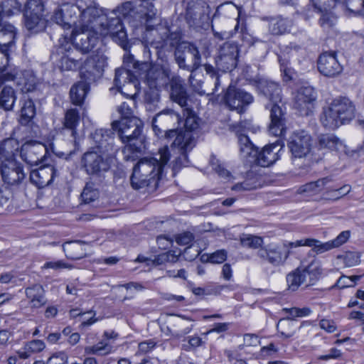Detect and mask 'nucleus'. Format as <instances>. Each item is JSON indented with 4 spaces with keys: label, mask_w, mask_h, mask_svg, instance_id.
<instances>
[{
    "label": "nucleus",
    "mask_w": 364,
    "mask_h": 364,
    "mask_svg": "<svg viewBox=\"0 0 364 364\" xmlns=\"http://www.w3.org/2000/svg\"><path fill=\"white\" fill-rule=\"evenodd\" d=\"M113 133L109 129H97L91 133L90 137L97 146V151H109L112 148Z\"/></svg>",
    "instance_id": "obj_31"
},
{
    "label": "nucleus",
    "mask_w": 364,
    "mask_h": 364,
    "mask_svg": "<svg viewBox=\"0 0 364 364\" xmlns=\"http://www.w3.org/2000/svg\"><path fill=\"white\" fill-rule=\"evenodd\" d=\"M45 6L43 0H28L26 5L24 13L37 15H43Z\"/></svg>",
    "instance_id": "obj_51"
},
{
    "label": "nucleus",
    "mask_w": 364,
    "mask_h": 364,
    "mask_svg": "<svg viewBox=\"0 0 364 364\" xmlns=\"http://www.w3.org/2000/svg\"><path fill=\"white\" fill-rule=\"evenodd\" d=\"M238 142L240 144V155L243 159L249 158L255 159L257 154V149L250 141L249 137L245 134H241L238 136Z\"/></svg>",
    "instance_id": "obj_35"
},
{
    "label": "nucleus",
    "mask_w": 364,
    "mask_h": 364,
    "mask_svg": "<svg viewBox=\"0 0 364 364\" xmlns=\"http://www.w3.org/2000/svg\"><path fill=\"white\" fill-rule=\"evenodd\" d=\"M316 100V92L312 87H302L295 95L294 107L300 114L308 115L311 112Z\"/></svg>",
    "instance_id": "obj_24"
},
{
    "label": "nucleus",
    "mask_w": 364,
    "mask_h": 364,
    "mask_svg": "<svg viewBox=\"0 0 364 364\" xmlns=\"http://www.w3.org/2000/svg\"><path fill=\"white\" fill-rule=\"evenodd\" d=\"M257 88L269 100L265 107L270 110L269 133L275 136H282L286 132L287 127L285 114L279 105L282 102V89L279 85L262 79L258 81Z\"/></svg>",
    "instance_id": "obj_1"
},
{
    "label": "nucleus",
    "mask_w": 364,
    "mask_h": 364,
    "mask_svg": "<svg viewBox=\"0 0 364 364\" xmlns=\"http://www.w3.org/2000/svg\"><path fill=\"white\" fill-rule=\"evenodd\" d=\"M68 357L64 352H59L52 357H50L47 364H66L68 363Z\"/></svg>",
    "instance_id": "obj_64"
},
{
    "label": "nucleus",
    "mask_w": 364,
    "mask_h": 364,
    "mask_svg": "<svg viewBox=\"0 0 364 364\" xmlns=\"http://www.w3.org/2000/svg\"><path fill=\"white\" fill-rule=\"evenodd\" d=\"M355 112V106L351 100L347 97H338L323 108L320 121L324 127L333 130L352 121Z\"/></svg>",
    "instance_id": "obj_3"
},
{
    "label": "nucleus",
    "mask_w": 364,
    "mask_h": 364,
    "mask_svg": "<svg viewBox=\"0 0 364 364\" xmlns=\"http://www.w3.org/2000/svg\"><path fill=\"white\" fill-rule=\"evenodd\" d=\"M26 296L31 299L33 307L39 308L46 303L43 289L41 285L36 284L26 289Z\"/></svg>",
    "instance_id": "obj_36"
},
{
    "label": "nucleus",
    "mask_w": 364,
    "mask_h": 364,
    "mask_svg": "<svg viewBox=\"0 0 364 364\" xmlns=\"http://www.w3.org/2000/svg\"><path fill=\"white\" fill-rule=\"evenodd\" d=\"M205 14V9L203 3H196L188 6L186 18L192 21L193 24H197Z\"/></svg>",
    "instance_id": "obj_45"
},
{
    "label": "nucleus",
    "mask_w": 364,
    "mask_h": 364,
    "mask_svg": "<svg viewBox=\"0 0 364 364\" xmlns=\"http://www.w3.org/2000/svg\"><path fill=\"white\" fill-rule=\"evenodd\" d=\"M361 277V275H354L351 277L343 275L338 279L336 285L341 289L353 287L355 282L358 281Z\"/></svg>",
    "instance_id": "obj_58"
},
{
    "label": "nucleus",
    "mask_w": 364,
    "mask_h": 364,
    "mask_svg": "<svg viewBox=\"0 0 364 364\" xmlns=\"http://www.w3.org/2000/svg\"><path fill=\"white\" fill-rule=\"evenodd\" d=\"M181 117L175 111L171 109H166L156 114L152 119V128L157 136L163 132L167 139L176 137L177 131L176 129H170L178 124Z\"/></svg>",
    "instance_id": "obj_11"
},
{
    "label": "nucleus",
    "mask_w": 364,
    "mask_h": 364,
    "mask_svg": "<svg viewBox=\"0 0 364 364\" xmlns=\"http://www.w3.org/2000/svg\"><path fill=\"white\" fill-rule=\"evenodd\" d=\"M240 11L237 7L232 2H226L220 5L215 11V16H224L228 18H234L237 19L239 17Z\"/></svg>",
    "instance_id": "obj_46"
},
{
    "label": "nucleus",
    "mask_w": 364,
    "mask_h": 364,
    "mask_svg": "<svg viewBox=\"0 0 364 364\" xmlns=\"http://www.w3.org/2000/svg\"><path fill=\"white\" fill-rule=\"evenodd\" d=\"M2 180L8 185H18L25 178L23 166L18 161L0 164Z\"/></svg>",
    "instance_id": "obj_26"
},
{
    "label": "nucleus",
    "mask_w": 364,
    "mask_h": 364,
    "mask_svg": "<svg viewBox=\"0 0 364 364\" xmlns=\"http://www.w3.org/2000/svg\"><path fill=\"white\" fill-rule=\"evenodd\" d=\"M60 68L63 70H74L80 67V62L67 55H63L60 60Z\"/></svg>",
    "instance_id": "obj_57"
},
{
    "label": "nucleus",
    "mask_w": 364,
    "mask_h": 364,
    "mask_svg": "<svg viewBox=\"0 0 364 364\" xmlns=\"http://www.w3.org/2000/svg\"><path fill=\"white\" fill-rule=\"evenodd\" d=\"M240 244L245 247L259 250L263 247V239L259 236L244 234L240 237Z\"/></svg>",
    "instance_id": "obj_47"
},
{
    "label": "nucleus",
    "mask_w": 364,
    "mask_h": 364,
    "mask_svg": "<svg viewBox=\"0 0 364 364\" xmlns=\"http://www.w3.org/2000/svg\"><path fill=\"white\" fill-rule=\"evenodd\" d=\"M133 70L120 68L115 70L114 83L117 90L127 98H133L139 91V75Z\"/></svg>",
    "instance_id": "obj_10"
},
{
    "label": "nucleus",
    "mask_w": 364,
    "mask_h": 364,
    "mask_svg": "<svg viewBox=\"0 0 364 364\" xmlns=\"http://www.w3.org/2000/svg\"><path fill=\"white\" fill-rule=\"evenodd\" d=\"M291 26V21L285 18L277 17L269 23V30L274 35H280L288 31Z\"/></svg>",
    "instance_id": "obj_40"
},
{
    "label": "nucleus",
    "mask_w": 364,
    "mask_h": 364,
    "mask_svg": "<svg viewBox=\"0 0 364 364\" xmlns=\"http://www.w3.org/2000/svg\"><path fill=\"white\" fill-rule=\"evenodd\" d=\"M289 252L285 251L279 244L271 243L259 248L257 256L263 262L273 267L283 265L289 257Z\"/></svg>",
    "instance_id": "obj_18"
},
{
    "label": "nucleus",
    "mask_w": 364,
    "mask_h": 364,
    "mask_svg": "<svg viewBox=\"0 0 364 364\" xmlns=\"http://www.w3.org/2000/svg\"><path fill=\"white\" fill-rule=\"evenodd\" d=\"M341 5L353 16L364 17V0H341Z\"/></svg>",
    "instance_id": "obj_41"
},
{
    "label": "nucleus",
    "mask_w": 364,
    "mask_h": 364,
    "mask_svg": "<svg viewBox=\"0 0 364 364\" xmlns=\"http://www.w3.org/2000/svg\"><path fill=\"white\" fill-rule=\"evenodd\" d=\"M159 88H152L151 90L149 87V90L145 92V100L146 102V108L148 109H151V105L159 102L160 99Z\"/></svg>",
    "instance_id": "obj_56"
},
{
    "label": "nucleus",
    "mask_w": 364,
    "mask_h": 364,
    "mask_svg": "<svg viewBox=\"0 0 364 364\" xmlns=\"http://www.w3.org/2000/svg\"><path fill=\"white\" fill-rule=\"evenodd\" d=\"M57 176V170L53 165L47 164L30 173V181L38 188H43L51 183Z\"/></svg>",
    "instance_id": "obj_27"
},
{
    "label": "nucleus",
    "mask_w": 364,
    "mask_h": 364,
    "mask_svg": "<svg viewBox=\"0 0 364 364\" xmlns=\"http://www.w3.org/2000/svg\"><path fill=\"white\" fill-rule=\"evenodd\" d=\"M131 185L132 188L135 190H139L141 188H144L145 187H147L149 186V184L153 181L152 179H151V177H149L147 176H141L139 178V180H134V172L132 174L131 178Z\"/></svg>",
    "instance_id": "obj_59"
},
{
    "label": "nucleus",
    "mask_w": 364,
    "mask_h": 364,
    "mask_svg": "<svg viewBox=\"0 0 364 364\" xmlns=\"http://www.w3.org/2000/svg\"><path fill=\"white\" fill-rule=\"evenodd\" d=\"M25 26L32 33H38L43 31L46 26L43 15L25 14Z\"/></svg>",
    "instance_id": "obj_37"
},
{
    "label": "nucleus",
    "mask_w": 364,
    "mask_h": 364,
    "mask_svg": "<svg viewBox=\"0 0 364 364\" xmlns=\"http://www.w3.org/2000/svg\"><path fill=\"white\" fill-rule=\"evenodd\" d=\"M343 262L346 267H350L358 265L360 262V255L358 252H348L345 255Z\"/></svg>",
    "instance_id": "obj_62"
},
{
    "label": "nucleus",
    "mask_w": 364,
    "mask_h": 364,
    "mask_svg": "<svg viewBox=\"0 0 364 364\" xmlns=\"http://www.w3.org/2000/svg\"><path fill=\"white\" fill-rule=\"evenodd\" d=\"M80 116L77 109L67 110L64 117L63 126L65 128L71 130L72 135L75 133V129L79 124Z\"/></svg>",
    "instance_id": "obj_44"
},
{
    "label": "nucleus",
    "mask_w": 364,
    "mask_h": 364,
    "mask_svg": "<svg viewBox=\"0 0 364 364\" xmlns=\"http://www.w3.org/2000/svg\"><path fill=\"white\" fill-rule=\"evenodd\" d=\"M283 146L282 141L277 139L274 143L265 146L259 152H257L255 161L262 167L270 166L279 159Z\"/></svg>",
    "instance_id": "obj_25"
},
{
    "label": "nucleus",
    "mask_w": 364,
    "mask_h": 364,
    "mask_svg": "<svg viewBox=\"0 0 364 364\" xmlns=\"http://www.w3.org/2000/svg\"><path fill=\"white\" fill-rule=\"evenodd\" d=\"M14 38V27L8 26L4 31H0V72L4 71L9 63V47Z\"/></svg>",
    "instance_id": "obj_30"
},
{
    "label": "nucleus",
    "mask_w": 364,
    "mask_h": 364,
    "mask_svg": "<svg viewBox=\"0 0 364 364\" xmlns=\"http://www.w3.org/2000/svg\"><path fill=\"white\" fill-rule=\"evenodd\" d=\"M84 6L85 0H77L76 4H63L55 11L53 19L64 29H69L73 26L77 28L80 26V18Z\"/></svg>",
    "instance_id": "obj_9"
},
{
    "label": "nucleus",
    "mask_w": 364,
    "mask_h": 364,
    "mask_svg": "<svg viewBox=\"0 0 364 364\" xmlns=\"http://www.w3.org/2000/svg\"><path fill=\"white\" fill-rule=\"evenodd\" d=\"M107 65V57L102 53H96L80 62L79 67L82 80L91 83L100 78Z\"/></svg>",
    "instance_id": "obj_12"
},
{
    "label": "nucleus",
    "mask_w": 364,
    "mask_h": 364,
    "mask_svg": "<svg viewBox=\"0 0 364 364\" xmlns=\"http://www.w3.org/2000/svg\"><path fill=\"white\" fill-rule=\"evenodd\" d=\"M350 232L349 230L341 232L335 239L322 242L320 240L312 238V242L308 243L309 247H311V251L316 255H321L326 252L330 251L334 248L339 247L347 242Z\"/></svg>",
    "instance_id": "obj_28"
},
{
    "label": "nucleus",
    "mask_w": 364,
    "mask_h": 364,
    "mask_svg": "<svg viewBox=\"0 0 364 364\" xmlns=\"http://www.w3.org/2000/svg\"><path fill=\"white\" fill-rule=\"evenodd\" d=\"M232 128L238 134V136L241 134H245L246 131H251L255 132L257 128L254 127L250 121H242L238 123L232 124Z\"/></svg>",
    "instance_id": "obj_60"
},
{
    "label": "nucleus",
    "mask_w": 364,
    "mask_h": 364,
    "mask_svg": "<svg viewBox=\"0 0 364 364\" xmlns=\"http://www.w3.org/2000/svg\"><path fill=\"white\" fill-rule=\"evenodd\" d=\"M225 105L238 113L245 112L247 107L253 102V96L242 89L229 86L224 96Z\"/></svg>",
    "instance_id": "obj_15"
},
{
    "label": "nucleus",
    "mask_w": 364,
    "mask_h": 364,
    "mask_svg": "<svg viewBox=\"0 0 364 364\" xmlns=\"http://www.w3.org/2000/svg\"><path fill=\"white\" fill-rule=\"evenodd\" d=\"M35 114L36 109L33 102L31 100H25L21 109V122L27 123L34 117Z\"/></svg>",
    "instance_id": "obj_49"
},
{
    "label": "nucleus",
    "mask_w": 364,
    "mask_h": 364,
    "mask_svg": "<svg viewBox=\"0 0 364 364\" xmlns=\"http://www.w3.org/2000/svg\"><path fill=\"white\" fill-rule=\"evenodd\" d=\"M159 159L156 157L143 158L134 167V179L139 180L141 176L151 177L153 181L159 179L163 168L170 159L168 146H165L159 151Z\"/></svg>",
    "instance_id": "obj_7"
},
{
    "label": "nucleus",
    "mask_w": 364,
    "mask_h": 364,
    "mask_svg": "<svg viewBox=\"0 0 364 364\" xmlns=\"http://www.w3.org/2000/svg\"><path fill=\"white\" fill-rule=\"evenodd\" d=\"M351 191V186L346 184L338 188H327L324 193V198L328 200H337L348 194Z\"/></svg>",
    "instance_id": "obj_48"
},
{
    "label": "nucleus",
    "mask_w": 364,
    "mask_h": 364,
    "mask_svg": "<svg viewBox=\"0 0 364 364\" xmlns=\"http://www.w3.org/2000/svg\"><path fill=\"white\" fill-rule=\"evenodd\" d=\"M172 145L178 148L180 151V156L174 161L173 170L188 166V160L187 152L191 151L195 146V140L193 135L190 133L178 134L172 143Z\"/></svg>",
    "instance_id": "obj_23"
},
{
    "label": "nucleus",
    "mask_w": 364,
    "mask_h": 364,
    "mask_svg": "<svg viewBox=\"0 0 364 364\" xmlns=\"http://www.w3.org/2000/svg\"><path fill=\"white\" fill-rule=\"evenodd\" d=\"M311 146V137L304 131L294 132L288 141V147L294 158L306 157L310 153Z\"/></svg>",
    "instance_id": "obj_20"
},
{
    "label": "nucleus",
    "mask_w": 364,
    "mask_h": 364,
    "mask_svg": "<svg viewBox=\"0 0 364 364\" xmlns=\"http://www.w3.org/2000/svg\"><path fill=\"white\" fill-rule=\"evenodd\" d=\"M174 55L179 68L191 72L190 84L198 90L201 81L196 80L195 77L197 69L200 66L201 56L197 47L191 43H181L176 48Z\"/></svg>",
    "instance_id": "obj_5"
},
{
    "label": "nucleus",
    "mask_w": 364,
    "mask_h": 364,
    "mask_svg": "<svg viewBox=\"0 0 364 364\" xmlns=\"http://www.w3.org/2000/svg\"><path fill=\"white\" fill-rule=\"evenodd\" d=\"M90 84L85 80H82L71 87L70 97L73 105H80L82 104L90 89Z\"/></svg>",
    "instance_id": "obj_34"
},
{
    "label": "nucleus",
    "mask_w": 364,
    "mask_h": 364,
    "mask_svg": "<svg viewBox=\"0 0 364 364\" xmlns=\"http://www.w3.org/2000/svg\"><path fill=\"white\" fill-rule=\"evenodd\" d=\"M319 13L321 14L319 24L323 30H329L335 26L337 21V17L333 13L332 10Z\"/></svg>",
    "instance_id": "obj_50"
},
{
    "label": "nucleus",
    "mask_w": 364,
    "mask_h": 364,
    "mask_svg": "<svg viewBox=\"0 0 364 364\" xmlns=\"http://www.w3.org/2000/svg\"><path fill=\"white\" fill-rule=\"evenodd\" d=\"M304 55V49L295 43H291L289 46H284L277 54L281 70L286 73L288 65L299 64Z\"/></svg>",
    "instance_id": "obj_21"
},
{
    "label": "nucleus",
    "mask_w": 364,
    "mask_h": 364,
    "mask_svg": "<svg viewBox=\"0 0 364 364\" xmlns=\"http://www.w3.org/2000/svg\"><path fill=\"white\" fill-rule=\"evenodd\" d=\"M124 13L122 4L108 13L104 11V18L100 21L97 31L102 36H109L114 41L125 49L127 44V34L119 15H122L124 19L135 28L144 25L146 22L144 20L140 22L136 21V16L134 12L130 15H124Z\"/></svg>",
    "instance_id": "obj_2"
},
{
    "label": "nucleus",
    "mask_w": 364,
    "mask_h": 364,
    "mask_svg": "<svg viewBox=\"0 0 364 364\" xmlns=\"http://www.w3.org/2000/svg\"><path fill=\"white\" fill-rule=\"evenodd\" d=\"M314 9L318 12L332 10L337 4H341V0H311Z\"/></svg>",
    "instance_id": "obj_53"
},
{
    "label": "nucleus",
    "mask_w": 364,
    "mask_h": 364,
    "mask_svg": "<svg viewBox=\"0 0 364 364\" xmlns=\"http://www.w3.org/2000/svg\"><path fill=\"white\" fill-rule=\"evenodd\" d=\"M18 141L13 138L4 140L0 144V164L16 161L14 156L18 151Z\"/></svg>",
    "instance_id": "obj_32"
},
{
    "label": "nucleus",
    "mask_w": 364,
    "mask_h": 364,
    "mask_svg": "<svg viewBox=\"0 0 364 364\" xmlns=\"http://www.w3.org/2000/svg\"><path fill=\"white\" fill-rule=\"evenodd\" d=\"M16 95L14 89L10 86L4 87L0 93V107L5 110L13 108Z\"/></svg>",
    "instance_id": "obj_42"
},
{
    "label": "nucleus",
    "mask_w": 364,
    "mask_h": 364,
    "mask_svg": "<svg viewBox=\"0 0 364 364\" xmlns=\"http://www.w3.org/2000/svg\"><path fill=\"white\" fill-rule=\"evenodd\" d=\"M319 73L328 77H335L343 71L335 52H325L321 54L317 60Z\"/></svg>",
    "instance_id": "obj_22"
},
{
    "label": "nucleus",
    "mask_w": 364,
    "mask_h": 364,
    "mask_svg": "<svg viewBox=\"0 0 364 364\" xmlns=\"http://www.w3.org/2000/svg\"><path fill=\"white\" fill-rule=\"evenodd\" d=\"M97 33V31L92 29L78 27L73 31L67 44L70 46L69 42L71 41L76 49L82 53H88L95 47L98 41Z\"/></svg>",
    "instance_id": "obj_16"
},
{
    "label": "nucleus",
    "mask_w": 364,
    "mask_h": 364,
    "mask_svg": "<svg viewBox=\"0 0 364 364\" xmlns=\"http://www.w3.org/2000/svg\"><path fill=\"white\" fill-rule=\"evenodd\" d=\"M227 258V252L224 250H218L209 256H207V261L211 263L220 264L223 262Z\"/></svg>",
    "instance_id": "obj_63"
},
{
    "label": "nucleus",
    "mask_w": 364,
    "mask_h": 364,
    "mask_svg": "<svg viewBox=\"0 0 364 364\" xmlns=\"http://www.w3.org/2000/svg\"><path fill=\"white\" fill-rule=\"evenodd\" d=\"M47 154L46 146L36 141H26L20 151L22 160L31 166L38 165L46 159Z\"/></svg>",
    "instance_id": "obj_19"
},
{
    "label": "nucleus",
    "mask_w": 364,
    "mask_h": 364,
    "mask_svg": "<svg viewBox=\"0 0 364 364\" xmlns=\"http://www.w3.org/2000/svg\"><path fill=\"white\" fill-rule=\"evenodd\" d=\"M168 82L171 99L182 108L189 106L188 103V95L182 78L178 75H173Z\"/></svg>",
    "instance_id": "obj_29"
},
{
    "label": "nucleus",
    "mask_w": 364,
    "mask_h": 364,
    "mask_svg": "<svg viewBox=\"0 0 364 364\" xmlns=\"http://www.w3.org/2000/svg\"><path fill=\"white\" fill-rule=\"evenodd\" d=\"M112 129L117 132L121 141L125 144L124 151L139 152L144 147L143 125L136 117H122L112 123Z\"/></svg>",
    "instance_id": "obj_4"
},
{
    "label": "nucleus",
    "mask_w": 364,
    "mask_h": 364,
    "mask_svg": "<svg viewBox=\"0 0 364 364\" xmlns=\"http://www.w3.org/2000/svg\"><path fill=\"white\" fill-rule=\"evenodd\" d=\"M277 328L284 338H289L293 336L296 332V322L289 318L280 319L277 325Z\"/></svg>",
    "instance_id": "obj_43"
},
{
    "label": "nucleus",
    "mask_w": 364,
    "mask_h": 364,
    "mask_svg": "<svg viewBox=\"0 0 364 364\" xmlns=\"http://www.w3.org/2000/svg\"><path fill=\"white\" fill-rule=\"evenodd\" d=\"M86 242L81 240L68 241L63 244V249L68 258L80 259L87 255Z\"/></svg>",
    "instance_id": "obj_33"
},
{
    "label": "nucleus",
    "mask_w": 364,
    "mask_h": 364,
    "mask_svg": "<svg viewBox=\"0 0 364 364\" xmlns=\"http://www.w3.org/2000/svg\"><path fill=\"white\" fill-rule=\"evenodd\" d=\"M82 167L87 174L101 176L109 168V164L104 152L90 151L85 153L81 159Z\"/></svg>",
    "instance_id": "obj_13"
},
{
    "label": "nucleus",
    "mask_w": 364,
    "mask_h": 364,
    "mask_svg": "<svg viewBox=\"0 0 364 364\" xmlns=\"http://www.w3.org/2000/svg\"><path fill=\"white\" fill-rule=\"evenodd\" d=\"M103 12L104 10L98 6L95 0H85L79 27L97 31L100 21L104 18Z\"/></svg>",
    "instance_id": "obj_17"
},
{
    "label": "nucleus",
    "mask_w": 364,
    "mask_h": 364,
    "mask_svg": "<svg viewBox=\"0 0 364 364\" xmlns=\"http://www.w3.org/2000/svg\"><path fill=\"white\" fill-rule=\"evenodd\" d=\"M192 328H183L182 329H173L171 325L161 327L162 332L166 336H172L174 338L179 339L185 335L189 333Z\"/></svg>",
    "instance_id": "obj_54"
},
{
    "label": "nucleus",
    "mask_w": 364,
    "mask_h": 364,
    "mask_svg": "<svg viewBox=\"0 0 364 364\" xmlns=\"http://www.w3.org/2000/svg\"><path fill=\"white\" fill-rule=\"evenodd\" d=\"M319 146L322 149L338 151L344 147L343 141L333 134H323L319 136Z\"/></svg>",
    "instance_id": "obj_38"
},
{
    "label": "nucleus",
    "mask_w": 364,
    "mask_h": 364,
    "mask_svg": "<svg viewBox=\"0 0 364 364\" xmlns=\"http://www.w3.org/2000/svg\"><path fill=\"white\" fill-rule=\"evenodd\" d=\"M81 198L85 203H90L99 198V191L93 183H87L81 193Z\"/></svg>",
    "instance_id": "obj_52"
},
{
    "label": "nucleus",
    "mask_w": 364,
    "mask_h": 364,
    "mask_svg": "<svg viewBox=\"0 0 364 364\" xmlns=\"http://www.w3.org/2000/svg\"><path fill=\"white\" fill-rule=\"evenodd\" d=\"M321 274L320 262L314 259L308 265L302 264L287 275V289L295 291L301 285H313Z\"/></svg>",
    "instance_id": "obj_6"
},
{
    "label": "nucleus",
    "mask_w": 364,
    "mask_h": 364,
    "mask_svg": "<svg viewBox=\"0 0 364 364\" xmlns=\"http://www.w3.org/2000/svg\"><path fill=\"white\" fill-rule=\"evenodd\" d=\"M112 351V347L107 345L103 344L102 342L97 343V345L92 346H87L85 348V352L87 354H100V355H106Z\"/></svg>",
    "instance_id": "obj_55"
},
{
    "label": "nucleus",
    "mask_w": 364,
    "mask_h": 364,
    "mask_svg": "<svg viewBox=\"0 0 364 364\" xmlns=\"http://www.w3.org/2000/svg\"><path fill=\"white\" fill-rule=\"evenodd\" d=\"M46 348L45 343L41 340H33L26 343V350L32 353L42 351Z\"/></svg>",
    "instance_id": "obj_61"
},
{
    "label": "nucleus",
    "mask_w": 364,
    "mask_h": 364,
    "mask_svg": "<svg viewBox=\"0 0 364 364\" xmlns=\"http://www.w3.org/2000/svg\"><path fill=\"white\" fill-rule=\"evenodd\" d=\"M239 48L234 42H226L220 46L215 63L223 72L232 71L237 64Z\"/></svg>",
    "instance_id": "obj_14"
},
{
    "label": "nucleus",
    "mask_w": 364,
    "mask_h": 364,
    "mask_svg": "<svg viewBox=\"0 0 364 364\" xmlns=\"http://www.w3.org/2000/svg\"><path fill=\"white\" fill-rule=\"evenodd\" d=\"M134 68L139 77L144 78L146 85L151 90L152 88L161 89L166 86L171 77L169 70L158 66H151L146 62H135Z\"/></svg>",
    "instance_id": "obj_8"
},
{
    "label": "nucleus",
    "mask_w": 364,
    "mask_h": 364,
    "mask_svg": "<svg viewBox=\"0 0 364 364\" xmlns=\"http://www.w3.org/2000/svg\"><path fill=\"white\" fill-rule=\"evenodd\" d=\"M183 116L186 117L184 122L186 131L184 132H181L177 133V134L190 133L192 135L191 132L196 130L198 127V119L190 106L183 108Z\"/></svg>",
    "instance_id": "obj_39"
}]
</instances>
